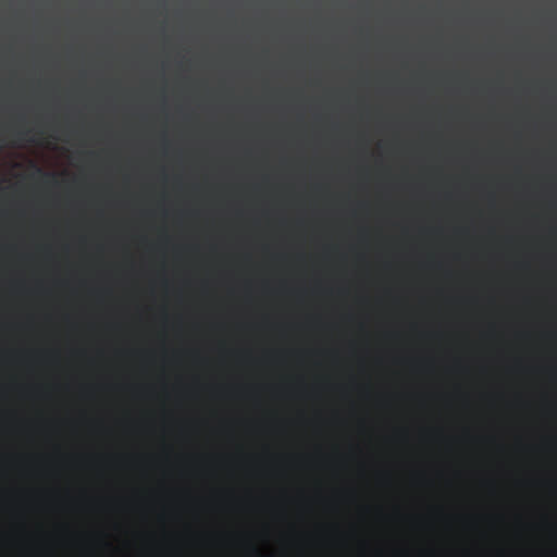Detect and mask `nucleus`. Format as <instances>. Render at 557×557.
<instances>
[{"instance_id": "7", "label": "nucleus", "mask_w": 557, "mask_h": 557, "mask_svg": "<svg viewBox=\"0 0 557 557\" xmlns=\"http://www.w3.org/2000/svg\"><path fill=\"white\" fill-rule=\"evenodd\" d=\"M159 519H161V521H163V515L159 516Z\"/></svg>"}, {"instance_id": "9", "label": "nucleus", "mask_w": 557, "mask_h": 557, "mask_svg": "<svg viewBox=\"0 0 557 557\" xmlns=\"http://www.w3.org/2000/svg\"><path fill=\"white\" fill-rule=\"evenodd\" d=\"M349 408H355V406H354V405H351V406H349Z\"/></svg>"}, {"instance_id": "3", "label": "nucleus", "mask_w": 557, "mask_h": 557, "mask_svg": "<svg viewBox=\"0 0 557 557\" xmlns=\"http://www.w3.org/2000/svg\"><path fill=\"white\" fill-rule=\"evenodd\" d=\"M323 356V349L320 347H309L298 350V357L302 360L315 361Z\"/></svg>"}, {"instance_id": "5", "label": "nucleus", "mask_w": 557, "mask_h": 557, "mask_svg": "<svg viewBox=\"0 0 557 557\" xmlns=\"http://www.w3.org/2000/svg\"><path fill=\"white\" fill-rule=\"evenodd\" d=\"M354 383H358L356 381V376H355V371L351 369H349V384H354Z\"/></svg>"}, {"instance_id": "1", "label": "nucleus", "mask_w": 557, "mask_h": 557, "mask_svg": "<svg viewBox=\"0 0 557 557\" xmlns=\"http://www.w3.org/2000/svg\"><path fill=\"white\" fill-rule=\"evenodd\" d=\"M355 446H351V451ZM355 488H351V503ZM349 553L351 554H557V549H360L356 546L355 521L349 524Z\"/></svg>"}, {"instance_id": "2", "label": "nucleus", "mask_w": 557, "mask_h": 557, "mask_svg": "<svg viewBox=\"0 0 557 557\" xmlns=\"http://www.w3.org/2000/svg\"><path fill=\"white\" fill-rule=\"evenodd\" d=\"M325 508V498L321 492L317 491L310 496L305 504V511L300 515V525L308 533H319L325 528V519L323 518V509Z\"/></svg>"}, {"instance_id": "8", "label": "nucleus", "mask_w": 557, "mask_h": 557, "mask_svg": "<svg viewBox=\"0 0 557 557\" xmlns=\"http://www.w3.org/2000/svg\"><path fill=\"white\" fill-rule=\"evenodd\" d=\"M342 5H344V7H345V0H342Z\"/></svg>"}, {"instance_id": "6", "label": "nucleus", "mask_w": 557, "mask_h": 557, "mask_svg": "<svg viewBox=\"0 0 557 557\" xmlns=\"http://www.w3.org/2000/svg\"><path fill=\"white\" fill-rule=\"evenodd\" d=\"M411 523L417 527H421L424 523V519L413 518L411 519Z\"/></svg>"}, {"instance_id": "4", "label": "nucleus", "mask_w": 557, "mask_h": 557, "mask_svg": "<svg viewBox=\"0 0 557 557\" xmlns=\"http://www.w3.org/2000/svg\"><path fill=\"white\" fill-rule=\"evenodd\" d=\"M372 512H374V517H376V519H379L381 521L388 520V519H391L393 517H399V512L398 511H394L393 516L386 515L383 511L382 506H376V507L372 508Z\"/></svg>"}]
</instances>
